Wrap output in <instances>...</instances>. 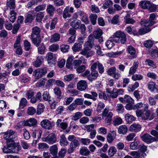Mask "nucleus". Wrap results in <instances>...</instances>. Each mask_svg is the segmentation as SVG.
I'll list each match as a JSON object with an SVG mask.
<instances>
[{
    "label": "nucleus",
    "mask_w": 158,
    "mask_h": 158,
    "mask_svg": "<svg viewBox=\"0 0 158 158\" xmlns=\"http://www.w3.org/2000/svg\"><path fill=\"white\" fill-rule=\"evenodd\" d=\"M149 108V105L148 104H144L143 110H138L135 111L136 116L138 117H141L142 119L150 120H152L154 117V114H150V111L148 110Z\"/></svg>",
    "instance_id": "f257e3e1"
},
{
    "label": "nucleus",
    "mask_w": 158,
    "mask_h": 158,
    "mask_svg": "<svg viewBox=\"0 0 158 158\" xmlns=\"http://www.w3.org/2000/svg\"><path fill=\"white\" fill-rule=\"evenodd\" d=\"M113 40L115 43L120 42L122 44H124L127 41V36L125 33L120 30L118 31L112 35Z\"/></svg>",
    "instance_id": "f03ea898"
},
{
    "label": "nucleus",
    "mask_w": 158,
    "mask_h": 158,
    "mask_svg": "<svg viewBox=\"0 0 158 158\" xmlns=\"http://www.w3.org/2000/svg\"><path fill=\"white\" fill-rule=\"evenodd\" d=\"M155 17L156 15L155 14H151L150 15L149 20L145 19L142 20L140 22V24L142 26L151 27L154 23V20Z\"/></svg>",
    "instance_id": "7ed1b4c3"
},
{
    "label": "nucleus",
    "mask_w": 158,
    "mask_h": 158,
    "mask_svg": "<svg viewBox=\"0 0 158 158\" xmlns=\"http://www.w3.org/2000/svg\"><path fill=\"white\" fill-rule=\"evenodd\" d=\"M42 139L43 141L51 144L55 143L56 141V136L53 133H50L46 137H43Z\"/></svg>",
    "instance_id": "20e7f679"
},
{
    "label": "nucleus",
    "mask_w": 158,
    "mask_h": 158,
    "mask_svg": "<svg viewBox=\"0 0 158 158\" xmlns=\"http://www.w3.org/2000/svg\"><path fill=\"white\" fill-rule=\"evenodd\" d=\"M142 140L144 142L149 144L152 142L156 141L157 139L150 135L148 134H145L141 136Z\"/></svg>",
    "instance_id": "39448f33"
},
{
    "label": "nucleus",
    "mask_w": 158,
    "mask_h": 158,
    "mask_svg": "<svg viewBox=\"0 0 158 158\" xmlns=\"http://www.w3.org/2000/svg\"><path fill=\"white\" fill-rule=\"evenodd\" d=\"M94 38L92 35H90L88 37V40L84 44V48L90 49L94 44Z\"/></svg>",
    "instance_id": "423d86ee"
},
{
    "label": "nucleus",
    "mask_w": 158,
    "mask_h": 158,
    "mask_svg": "<svg viewBox=\"0 0 158 158\" xmlns=\"http://www.w3.org/2000/svg\"><path fill=\"white\" fill-rule=\"evenodd\" d=\"M97 67L99 73L101 74L102 73L104 72V69L102 64L97 62L91 64V68L93 70H96Z\"/></svg>",
    "instance_id": "0eeeda50"
},
{
    "label": "nucleus",
    "mask_w": 158,
    "mask_h": 158,
    "mask_svg": "<svg viewBox=\"0 0 158 158\" xmlns=\"http://www.w3.org/2000/svg\"><path fill=\"white\" fill-rule=\"evenodd\" d=\"M77 88L80 91H82L87 88V84L85 80H81L77 84Z\"/></svg>",
    "instance_id": "6e6552de"
},
{
    "label": "nucleus",
    "mask_w": 158,
    "mask_h": 158,
    "mask_svg": "<svg viewBox=\"0 0 158 158\" xmlns=\"http://www.w3.org/2000/svg\"><path fill=\"white\" fill-rule=\"evenodd\" d=\"M90 69L91 70V73H90L88 77V79L90 81L95 80L97 78L98 76V71L95 69L93 70L90 67Z\"/></svg>",
    "instance_id": "1a4fd4ad"
},
{
    "label": "nucleus",
    "mask_w": 158,
    "mask_h": 158,
    "mask_svg": "<svg viewBox=\"0 0 158 158\" xmlns=\"http://www.w3.org/2000/svg\"><path fill=\"white\" fill-rule=\"evenodd\" d=\"M116 131L113 130L110 131L106 136V139L108 143H112L113 141L116 139Z\"/></svg>",
    "instance_id": "9d476101"
},
{
    "label": "nucleus",
    "mask_w": 158,
    "mask_h": 158,
    "mask_svg": "<svg viewBox=\"0 0 158 158\" xmlns=\"http://www.w3.org/2000/svg\"><path fill=\"white\" fill-rule=\"evenodd\" d=\"M40 125L43 128L48 130L52 129V125L51 121L48 119L43 120L41 122Z\"/></svg>",
    "instance_id": "9b49d317"
},
{
    "label": "nucleus",
    "mask_w": 158,
    "mask_h": 158,
    "mask_svg": "<svg viewBox=\"0 0 158 158\" xmlns=\"http://www.w3.org/2000/svg\"><path fill=\"white\" fill-rule=\"evenodd\" d=\"M130 154L134 158H139L142 157H144L146 156V154H144L141 151H134L130 153Z\"/></svg>",
    "instance_id": "f8f14e48"
},
{
    "label": "nucleus",
    "mask_w": 158,
    "mask_h": 158,
    "mask_svg": "<svg viewBox=\"0 0 158 158\" xmlns=\"http://www.w3.org/2000/svg\"><path fill=\"white\" fill-rule=\"evenodd\" d=\"M79 145L78 141L75 139L72 142L70 145V147L68 150V152L69 153H72L74 151L75 148Z\"/></svg>",
    "instance_id": "ddd939ff"
},
{
    "label": "nucleus",
    "mask_w": 158,
    "mask_h": 158,
    "mask_svg": "<svg viewBox=\"0 0 158 158\" xmlns=\"http://www.w3.org/2000/svg\"><path fill=\"white\" fill-rule=\"evenodd\" d=\"M43 61L44 59L43 56H39L37 57L36 60L32 63V64L35 67H39L40 66Z\"/></svg>",
    "instance_id": "4468645a"
},
{
    "label": "nucleus",
    "mask_w": 158,
    "mask_h": 158,
    "mask_svg": "<svg viewBox=\"0 0 158 158\" xmlns=\"http://www.w3.org/2000/svg\"><path fill=\"white\" fill-rule=\"evenodd\" d=\"M94 52L90 50V49L84 48V49L81 52L82 55L86 56L87 57H89L94 55Z\"/></svg>",
    "instance_id": "2eb2a0df"
},
{
    "label": "nucleus",
    "mask_w": 158,
    "mask_h": 158,
    "mask_svg": "<svg viewBox=\"0 0 158 158\" xmlns=\"http://www.w3.org/2000/svg\"><path fill=\"white\" fill-rule=\"evenodd\" d=\"M141 128V126L140 125L135 123L131 125L129 130L131 131L138 132L140 130Z\"/></svg>",
    "instance_id": "dca6fc26"
},
{
    "label": "nucleus",
    "mask_w": 158,
    "mask_h": 158,
    "mask_svg": "<svg viewBox=\"0 0 158 158\" xmlns=\"http://www.w3.org/2000/svg\"><path fill=\"white\" fill-rule=\"evenodd\" d=\"M151 5L150 1L147 0L141 1L139 3V6L143 9H148Z\"/></svg>",
    "instance_id": "f3484780"
},
{
    "label": "nucleus",
    "mask_w": 158,
    "mask_h": 158,
    "mask_svg": "<svg viewBox=\"0 0 158 158\" xmlns=\"http://www.w3.org/2000/svg\"><path fill=\"white\" fill-rule=\"evenodd\" d=\"M37 124V120L34 118H30L28 119L26 121L25 123V124L26 126L30 127L35 126Z\"/></svg>",
    "instance_id": "a211bd4d"
},
{
    "label": "nucleus",
    "mask_w": 158,
    "mask_h": 158,
    "mask_svg": "<svg viewBox=\"0 0 158 158\" xmlns=\"http://www.w3.org/2000/svg\"><path fill=\"white\" fill-rule=\"evenodd\" d=\"M56 125L57 127L63 130L66 129L68 127V124L66 122H62V120L60 119L57 120Z\"/></svg>",
    "instance_id": "6ab92c4d"
},
{
    "label": "nucleus",
    "mask_w": 158,
    "mask_h": 158,
    "mask_svg": "<svg viewBox=\"0 0 158 158\" xmlns=\"http://www.w3.org/2000/svg\"><path fill=\"white\" fill-rule=\"evenodd\" d=\"M32 31L31 37H40V28L37 26L35 27L32 28Z\"/></svg>",
    "instance_id": "aec40b11"
},
{
    "label": "nucleus",
    "mask_w": 158,
    "mask_h": 158,
    "mask_svg": "<svg viewBox=\"0 0 158 158\" xmlns=\"http://www.w3.org/2000/svg\"><path fill=\"white\" fill-rule=\"evenodd\" d=\"M74 59V57L72 56L69 57L67 60L66 64V67L68 68L71 69L73 68L74 64L73 60Z\"/></svg>",
    "instance_id": "412c9836"
},
{
    "label": "nucleus",
    "mask_w": 158,
    "mask_h": 158,
    "mask_svg": "<svg viewBox=\"0 0 158 158\" xmlns=\"http://www.w3.org/2000/svg\"><path fill=\"white\" fill-rule=\"evenodd\" d=\"M143 26L145 28H141L139 29V30L138 32H137V34L136 35H143L150 31L151 30V29L150 28V26Z\"/></svg>",
    "instance_id": "4be33fe9"
},
{
    "label": "nucleus",
    "mask_w": 158,
    "mask_h": 158,
    "mask_svg": "<svg viewBox=\"0 0 158 158\" xmlns=\"http://www.w3.org/2000/svg\"><path fill=\"white\" fill-rule=\"evenodd\" d=\"M128 128L125 125H121L118 128V132L119 134L123 135L126 134Z\"/></svg>",
    "instance_id": "5701e85b"
},
{
    "label": "nucleus",
    "mask_w": 158,
    "mask_h": 158,
    "mask_svg": "<svg viewBox=\"0 0 158 158\" xmlns=\"http://www.w3.org/2000/svg\"><path fill=\"white\" fill-rule=\"evenodd\" d=\"M14 9L10 10L9 19L10 21L12 23H14L15 21L17 13L13 10Z\"/></svg>",
    "instance_id": "b1692460"
},
{
    "label": "nucleus",
    "mask_w": 158,
    "mask_h": 158,
    "mask_svg": "<svg viewBox=\"0 0 158 158\" xmlns=\"http://www.w3.org/2000/svg\"><path fill=\"white\" fill-rule=\"evenodd\" d=\"M139 63L137 61L134 63L133 65L130 69L129 73L130 75L134 74L136 71L138 67Z\"/></svg>",
    "instance_id": "393cba45"
},
{
    "label": "nucleus",
    "mask_w": 158,
    "mask_h": 158,
    "mask_svg": "<svg viewBox=\"0 0 158 158\" xmlns=\"http://www.w3.org/2000/svg\"><path fill=\"white\" fill-rule=\"evenodd\" d=\"M125 118L126 121L129 123H131L136 119L133 115L129 114H126L125 115Z\"/></svg>",
    "instance_id": "a878e982"
},
{
    "label": "nucleus",
    "mask_w": 158,
    "mask_h": 158,
    "mask_svg": "<svg viewBox=\"0 0 158 158\" xmlns=\"http://www.w3.org/2000/svg\"><path fill=\"white\" fill-rule=\"evenodd\" d=\"M60 36V35L57 33H55L52 35L50 39V42L51 43H54L59 41Z\"/></svg>",
    "instance_id": "bb28decb"
},
{
    "label": "nucleus",
    "mask_w": 158,
    "mask_h": 158,
    "mask_svg": "<svg viewBox=\"0 0 158 158\" xmlns=\"http://www.w3.org/2000/svg\"><path fill=\"white\" fill-rule=\"evenodd\" d=\"M14 147H11L7 145L6 147L4 146L2 148L3 152L5 153H12L15 152Z\"/></svg>",
    "instance_id": "cd10ccee"
},
{
    "label": "nucleus",
    "mask_w": 158,
    "mask_h": 158,
    "mask_svg": "<svg viewBox=\"0 0 158 158\" xmlns=\"http://www.w3.org/2000/svg\"><path fill=\"white\" fill-rule=\"evenodd\" d=\"M130 14L127 13V15L124 17V19L126 24H133L135 22V20L132 19L130 18Z\"/></svg>",
    "instance_id": "c85d7f7f"
},
{
    "label": "nucleus",
    "mask_w": 158,
    "mask_h": 158,
    "mask_svg": "<svg viewBox=\"0 0 158 158\" xmlns=\"http://www.w3.org/2000/svg\"><path fill=\"white\" fill-rule=\"evenodd\" d=\"M60 143L63 146H66L69 144V142L64 135H62L60 137Z\"/></svg>",
    "instance_id": "c756f323"
},
{
    "label": "nucleus",
    "mask_w": 158,
    "mask_h": 158,
    "mask_svg": "<svg viewBox=\"0 0 158 158\" xmlns=\"http://www.w3.org/2000/svg\"><path fill=\"white\" fill-rule=\"evenodd\" d=\"M117 152V150L114 146H111L108 150V155L110 157H113L116 154Z\"/></svg>",
    "instance_id": "7c9ffc66"
},
{
    "label": "nucleus",
    "mask_w": 158,
    "mask_h": 158,
    "mask_svg": "<svg viewBox=\"0 0 158 158\" xmlns=\"http://www.w3.org/2000/svg\"><path fill=\"white\" fill-rule=\"evenodd\" d=\"M46 10L50 16H52L55 9L53 5L50 4L47 6Z\"/></svg>",
    "instance_id": "2f4dec72"
},
{
    "label": "nucleus",
    "mask_w": 158,
    "mask_h": 158,
    "mask_svg": "<svg viewBox=\"0 0 158 158\" xmlns=\"http://www.w3.org/2000/svg\"><path fill=\"white\" fill-rule=\"evenodd\" d=\"M113 4V2L111 0L105 1L103 2L102 7L103 9H105L112 6Z\"/></svg>",
    "instance_id": "473e14b6"
},
{
    "label": "nucleus",
    "mask_w": 158,
    "mask_h": 158,
    "mask_svg": "<svg viewBox=\"0 0 158 158\" xmlns=\"http://www.w3.org/2000/svg\"><path fill=\"white\" fill-rule=\"evenodd\" d=\"M7 7L11 9H14L15 8V3L14 0H7Z\"/></svg>",
    "instance_id": "72a5a7b5"
},
{
    "label": "nucleus",
    "mask_w": 158,
    "mask_h": 158,
    "mask_svg": "<svg viewBox=\"0 0 158 158\" xmlns=\"http://www.w3.org/2000/svg\"><path fill=\"white\" fill-rule=\"evenodd\" d=\"M81 24V21L80 20L76 19L72 21L70 23V25L75 29H77L79 27Z\"/></svg>",
    "instance_id": "f704fd0d"
},
{
    "label": "nucleus",
    "mask_w": 158,
    "mask_h": 158,
    "mask_svg": "<svg viewBox=\"0 0 158 158\" xmlns=\"http://www.w3.org/2000/svg\"><path fill=\"white\" fill-rule=\"evenodd\" d=\"M114 39L112 36L110 38L109 40H108L106 43V46L107 48L109 49H111L114 45V44L113 42H114L113 40Z\"/></svg>",
    "instance_id": "c9c22d12"
},
{
    "label": "nucleus",
    "mask_w": 158,
    "mask_h": 158,
    "mask_svg": "<svg viewBox=\"0 0 158 158\" xmlns=\"http://www.w3.org/2000/svg\"><path fill=\"white\" fill-rule=\"evenodd\" d=\"M149 53L151 56L153 58H155L158 56V49H152L149 51Z\"/></svg>",
    "instance_id": "e433bc0d"
},
{
    "label": "nucleus",
    "mask_w": 158,
    "mask_h": 158,
    "mask_svg": "<svg viewBox=\"0 0 158 158\" xmlns=\"http://www.w3.org/2000/svg\"><path fill=\"white\" fill-rule=\"evenodd\" d=\"M139 86V83L137 82H135L134 84H131L129 85L128 90L129 91H133L137 88Z\"/></svg>",
    "instance_id": "4c0bfd02"
},
{
    "label": "nucleus",
    "mask_w": 158,
    "mask_h": 158,
    "mask_svg": "<svg viewBox=\"0 0 158 158\" xmlns=\"http://www.w3.org/2000/svg\"><path fill=\"white\" fill-rule=\"evenodd\" d=\"M14 134V132L12 130H9L5 133L4 135V138L7 139H11V136Z\"/></svg>",
    "instance_id": "58836bf2"
},
{
    "label": "nucleus",
    "mask_w": 158,
    "mask_h": 158,
    "mask_svg": "<svg viewBox=\"0 0 158 158\" xmlns=\"http://www.w3.org/2000/svg\"><path fill=\"white\" fill-rule=\"evenodd\" d=\"M156 83L153 81H150L148 84V89L151 92H153L155 89L156 90Z\"/></svg>",
    "instance_id": "ea45409f"
},
{
    "label": "nucleus",
    "mask_w": 158,
    "mask_h": 158,
    "mask_svg": "<svg viewBox=\"0 0 158 158\" xmlns=\"http://www.w3.org/2000/svg\"><path fill=\"white\" fill-rule=\"evenodd\" d=\"M50 153L53 156H56L58 152V148L56 145H54L50 147Z\"/></svg>",
    "instance_id": "a19ab883"
},
{
    "label": "nucleus",
    "mask_w": 158,
    "mask_h": 158,
    "mask_svg": "<svg viewBox=\"0 0 158 158\" xmlns=\"http://www.w3.org/2000/svg\"><path fill=\"white\" fill-rule=\"evenodd\" d=\"M31 39L32 42L35 46L38 47L39 45L41 42L39 37H31Z\"/></svg>",
    "instance_id": "79ce46f5"
},
{
    "label": "nucleus",
    "mask_w": 158,
    "mask_h": 158,
    "mask_svg": "<svg viewBox=\"0 0 158 158\" xmlns=\"http://www.w3.org/2000/svg\"><path fill=\"white\" fill-rule=\"evenodd\" d=\"M82 46L81 44L76 43L73 46L72 49L74 52H78L81 49Z\"/></svg>",
    "instance_id": "37998d69"
},
{
    "label": "nucleus",
    "mask_w": 158,
    "mask_h": 158,
    "mask_svg": "<svg viewBox=\"0 0 158 158\" xmlns=\"http://www.w3.org/2000/svg\"><path fill=\"white\" fill-rule=\"evenodd\" d=\"M33 75L34 76L35 79L36 80L40 78L42 76L38 69H35L33 71Z\"/></svg>",
    "instance_id": "c03bdc74"
},
{
    "label": "nucleus",
    "mask_w": 158,
    "mask_h": 158,
    "mask_svg": "<svg viewBox=\"0 0 158 158\" xmlns=\"http://www.w3.org/2000/svg\"><path fill=\"white\" fill-rule=\"evenodd\" d=\"M102 34V31L99 29H97L94 32V36L97 39H98L101 37Z\"/></svg>",
    "instance_id": "a18cd8bd"
},
{
    "label": "nucleus",
    "mask_w": 158,
    "mask_h": 158,
    "mask_svg": "<svg viewBox=\"0 0 158 158\" xmlns=\"http://www.w3.org/2000/svg\"><path fill=\"white\" fill-rule=\"evenodd\" d=\"M116 107V110L118 113H122L123 112L124 108L122 104H117Z\"/></svg>",
    "instance_id": "49530a36"
},
{
    "label": "nucleus",
    "mask_w": 158,
    "mask_h": 158,
    "mask_svg": "<svg viewBox=\"0 0 158 158\" xmlns=\"http://www.w3.org/2000/svg\"><path fill=\"white\" fill-rule=\"evenodd\" d=\"M90 152L89 150L86 147H82L80 150V153L82 155L87 156Z\"/></svg>",
    "instance_id": "de8ad7c7"
},
{
    "label": "nucleus",
    "mask_w": 158,
    "mask_h": 158,
    "mask_svg": "<svg viewBox=\"0 0 158 158\" xmlns=\"http://www.w3.org/2000/svg\"><path fill=\"white\" fill-rule=\"evenodd\" d=\"M54 92L56 96L58 98H60L61 95L60 89L58 87H56L53 89Z\"/></svg>",
    "instance_id": "09e8293b"
},
{
    "label": "nucleus",
    "mask_w": 158,
    "mask_h": 158,
    "mask_svg": "<svg viewBox=\"0 0 158 158\" xmlns=\"http://www.w3.org/2000/svg\"><path fill=\"white\" fill-rule=\"evenodd\" d=\"M38 148L41 150H45L49 148V146L45 143H40L38 144Z\"/></svg>",
    "instance_id": "8fccbe9b"
},
{
    "label": "nucleus",
    "mask_w": 158,
    "mask_h": 158,
    "mask_svg": "<svg viewBox=\"0 0 158 158\" xmlns=\"http://www.w3.org/2000/svg\"><path fill=\"white\" fill-rule=\"evenodd\" d=\"M37 107L36 113L37 114L40 115L44 112V106L43 104L40 103L38 105Z\"/></svg>",
    "instance_id": "3c124183"
},
{
    "label": "nucleus",
    "mask_w": 158,
    "mask_h": 158,
    "mask_svg": "<svg viewBox=\"0 0 158 158\" xmlns=\"http://www.w3.org/2000/svg\"><path fill=\"white\" fill-rule=\"evenodd\" d=\"M46 6L45 4L39 5L36 6L35 8L36 12H38L44 10L46 8Z\"/></svg>",
    "instance_id": "603ef678"
},
{
    "label": "nucleus",
    "mask_w": 158,
    "mask_h": 158,
    "mask_svg": "<svg viewBox=\"0 0 158 158\" xmlns=\"http://www.w3.org/2000/svg\"><path fill=\"white\" fill-rule=\"evenodd\" d=\"M27 101L26 98H22L20 102L19 108L21 109L23 108L27 105Z\"/></svg>",
    "instance_id": "864d4df0"
},
{
    "label": "nucleus",
    "mask_w": 158,
    "mask_h": 158,
    "mask_svg": "<svg viewBox=\"0 0 158 158\" xmlns=\"http://www.w3.org/2000/svg\"><path fill=\"white\" fill-rule=\"evenodd\" d=\"M36 112L35 109L32 106L28 107L27 111V114L30 115H33Z\"/></svg>",
    "instance_id": "5fc2aeb1"
},
{
    "label": "nucleus",
    "mask_w": 158,
    "mask_h": 158,
    "mask_svg": "<svg viewBox=\"0 0 158 158\" xmlns=\"http://www.w3.org/2000/svg\"><path fill=\"white\" fill-rule=\"evenodd\" d=\"M127 51L131 55L135 56V48L132 46H129L127 47Z\"/></svg>",
    "instance_id": "6e6d98bb"
},
{
    "label": "nucleus",
    "mask_w": 158,
    "mask_h": 158,
    "mask_svg": "<svg viewBox=\"0 0 158 158\" xmlns=\"http://www.w3.org/2000/svg\"><path fill=\"white\" fill-rule=\"evenodd\" d=\"M113 115V114L112 112H110L108 113V116H106V117L105 121L108 124H110L112 121V117Z\"/></svg>",
    "instance_id": "4d7b16f0"
},
{
    "label": "nucleus",
    "mask_w": 158,
    "mask_h": 158,
    "mask_svg": "<svg viewBox=\"0 0 158 158\" xmlns=\"http://www.w3.org/2000/svg\"><path fill=\"white\" fill-rule=\"evenodd\" d=\"M105 106V105L104 103L99 102L97 105L96 111L98 113H100Z\"/></svg>",
    "instance_id": "13d9d810"
},
{
    "label": "nucleus",
    "mask_w": 158,
    "mask_h": 158,
    "mask_svg": "<svg viewBox=\"0 0 158 158\" xmlns=\"http://www.w3.org/2000/svg\"><path fill=\"white\" fill-rule=\"evenodd\" d=\"M74 98L72 97H66L64 99L63 105H69L73 100Z\"/></svg>",
    "instance_id": "bf43d9fd"
},
{
    "label": "nucleus",
    "mask_w": 158,
    "mask_h": 158,
    "mask_svg": "<svg viewBox=\"0 0 158 158\" xmlns=\"http://www.w3.org/2000/svg\"><path fill=\"white\" fill-rule=\"evenodd\" d=\"M119 15H115L112 18L111 20V23L114 24H119L118 18Z\"/></svg>",
    "instance_id": "052dcab7"
},
{
    "label": "nucleus",
    "mask_w": 158,
    "mask_h": 158,
    "mask_svg": "<svg viewBox=\"0 0 158 158\" xmlns=\"http://www.w3.org/2000/svg\"><path fill=\"white\" fill-rule=\"evenodd\" d=\"M143 77L139 74H134L131 77L132 79L134 81H140L143 79Z\"/></svg>",
    "instance_id": "680f3d73"
},
{
    "label": "nucleus",
    "mask_w": 158,
    "mask_h": 158,
    "mask_svg": "<svg viewBox=\"0 0 158 158\" xmlns=\"http://www.w3.org/2000/svg\"><path fill=\"white\" fill-rule=\"evenodd\" d=\"M145 64L152 67L153 68L156 67V65L154 64L153 61L150 59H147L145 61Z\"/></svg>",
    "instance_id": "e2e57ef3"
},
{
    "label": "nucleus",
    "mask_w": 158,
    "mask_h": 158,
    "mask_svg": "<svg viewBox=\"0 0 158 158\" xmlns=\"http://www.w3.org/2000/svg\"><path fill=\"white\" fill-rule=\"evenodd\" d=\"M45 58L48 61L54 60L55 59V57L54 56L53 53L51 52H49L46 54L45 56Z\"/></svg>",
    "instance_id": "0e129e2a"
},
{
    "label": "nucleus",
    "mask_w": 158,
    "mask_h": 158,
    "mask_svg": "<svg viewBox=\"0 0 158 158\" xmlns=\"http://www.w3.org/2000/svg\"><path fill=\"white\" fill-rule=\"evenodd\" d=\"M122 119L120 117H117L113 121V124L114 126L118 125L122 123Z\"/></svg>",
    "instance_id": "69168bd1"
},
{
    "label": "nucleus",
    "mask_w": 158,
    "mask_h": 158,
    "mask_svg": "<svg viewBox=\"0 0 158 158\" xmlns=\"http://www.w3.org/2000/svg\"><path fill=\"white\" fill-rule=\"evenodd\" d=\"M60 49L63 52L66 53L68 52L69 47L68 45L63 44L60 46Z\"/></svg>",
    "instance_id": "338daca9"
},
{
    "label": "nucleus",
    "mask_w": 158,
    "mask_h": 158,
    "mask_svg": "<svg viewBox=\"0 0 158 158\" xmlns=\"http://www.w3.org/2000/svg\"><path fill=\"white\" fill-rule=\"evenodd\" d=\"M59 48V46L57 44H53L51 45L49 47V50L52 52L57 51Z\"/></svg>",
    "instance_id": "774afa93"
}]
</instances>
